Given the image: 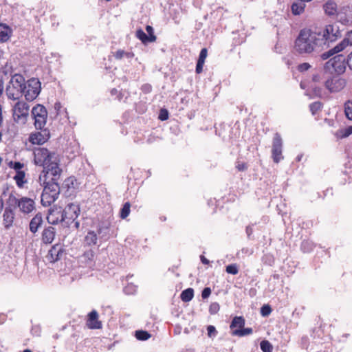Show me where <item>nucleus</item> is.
<instances>
[{
    "label": "nucleus",
    "mask_w": 352,
    "mask_h": 352,
    "mask_svg": "<svg viewBox=\"0 0 352 352\" xmlns=\"http://www.w3.org/2000/svg\"><path fill=\"white\" fill-rule=\"evenodd\" d=\"M342 36L338 23L328 24L315 31L302 29L295 41L294 48L300 54H311L329 48Z\"/></svg>",
    "instance_id": "f257e3e1"
},
{
    "label": "nucleus",
    "mask_w": 352,
    "mask_h": 352,
    "mask_svg": "<svg viewBox=\"0 0 352 352\" xmlns=\"http://www.w3.org/2000/svg\"><path fill=\"white\" fill-rule=\"evenodd\" d=\"M25 79L21 74H15L12 75L6 88L8 99L16 100L22 97L23 91L25 88Z\"/></svg>",
    "instance_id": "f03ea898"
},
{
    "label": "nucleus",
    "mask_w": 352,
    "mask_h": 352,
    "mask_svg": "<svg viewBox=\"0 0 352 352\" xmlns=\"http://www.w3.org/2000/svg\"><path fill=\"white\" fill-rule=\"evenodd\" d=\"M7 204L13 205L14 208L18 207L19 211L24 214L31 213L36 208V204L34 199L27 197L16 198L12 194L9 195Z\"/></svg>",
    "instance_id": "7ed1b4c3"
},
{
    "label": "nucleus",
    "mask_w": 352,
    "mask_h": 352,
    "mask_svg": "<svg viewBox=\"0 0 352 352\" xmlns=\"http://www.w3.org/2000/svg\"><path fill=\"white\" fill-rule=\"evenodd\" d=\"M333 57L327 61L324 65V69L330 72L331 69L338 75L345 72L348 66V57L343 54H334Z\"/></svg>",
    "instance_id": "20e7f679"
},
{
    "label": "nucleus",
    "mask_w": 352,
    "mask_h": 352,
    "mask_svg": "<svg viewBox=\"0 0 352 352\" xmlns=\"http://www.w3.org/2000/svg\"><path fill=\"white\" fill-rule=\"evenodd\" d=\"M34 161L36 165L45 167L58 157L55 152H51L44 147H37L33 151Z\"/></svg>",
    "instance_id": "39448f33"
},
{
    "label": "nucleus",
    "mask_w": 352,
    "mask_h": 352,
    "mask_svg": "<svg viewBox=\"0 0 352 352\" xmlns=\"http://www.w3.org/2000/svg\"><path fill=\"white\" fill-rule=\"evenodd\" d=\"M41 90V84L38 78H32L26 81L25 88L23 91V96L27 101H33L39 95Z\"/></svg>",
    "instance_id": "423d86ee"
},
{
    "label": "nucleus",
    "mask_w": 352,
    "mask_h": 352,
    "mask_svg": "<svg viewBox=\"0 0 352 352\" xmlns=\"http://www.w3.org/2000/svg\"><path fill=\"white\" fill-rule=\"evenodd\" d=\"M349 45H352V30L348 32L345 36V38L338 45L329 50L328 51L322 53L320 55V58L323 60H327L331 57V56L342 52Z\"/></svg>",
    "instance_id": "0eeeda50"
},
{
    "label": "nucleus",
    "mask_w": 352,
    "mask_h": 352,
    "mask_svg": "<svg viewBox=\"0 0 352 352\" xmlns=\"http://www.w3.org/2000/svg\"><path fill=\"white\" fill-rule=\"evenodd\" d=\"M32 115L34 119V126L36 129H43L46 124L47 111L42 104H36L32 109Z\"/></svg>",
    "instance_id": "6e6552de"
},
{
    "label": "nucleus",
    "mask_w": 352,
    "mask_h": 352,
    "mask_svg": "<svg viewBox=\"0 0 352 352\" xmlns=\"http://www.w3.org/2000/svg\"><path fill=\"white\" fill-rule=\"evenodd\" d=\"M80 214V208L75 204H69L62 211L60 214V221H65L67 224H70L78 217Z\"/></svg>",
    "instance_id": "1a4fd4ad"
},
{
    "label": "nucleus",
    "mask_w": 352,
    "mask_h": 352,
    "mask_svg": "<svg viewBox=\"0 0 352 352\" xmlns=\"http://www.w3.org/2000/svg\"><path fill=\"white\" fill-rule=\"evenodd\" d=\"M29 105L23 101L17 102L12 109V117L14 122L24 123L28 116Z\"/></svg>",
    "instance_id": "9d476101"
},
{
    "label": "nucleus",
    "mask_w": 352,
    "mask_h": 352,
    "mask_svg": "<svg viewBox=\"0 0 352 352\" xmlns=\"http://www.w3.org/2000/svg\"><path fill=\"white\" fill-rule=\"evenodd\" d=\"M346 84L345 78L340 75L333 76L324 82V86L331 93L339 92L342 90Z\"/></svg>",
    "instance_id": "9b49d317"
},
{
    "label": "nucleus",
    "mask_w": 352,
    "mask_h": 352,
    "mask_svg": "<svg viewBox=\"0 0 352 352\" xmlns=\"http://www.w3.org/2000/svg\"><path fill=\"white\" fill-rule=\"evenodd\" d=\"M272 157L275 163H278L283 159V140L278 133H276L273 138Z\"/></svg>",
    "instance_id": "f8f14e48"
},
{
    "label": "nucleus",
    "mask_w": 352,
    "mask_h": 352,
    "mask_svg": "<svg viewBox=\"0 0 352 352\" xmlns=\"http://www.w3.org/2000/svg\"><path fill=\"white\" fill-rule=\"evenodd\" d=\"M43 169L47 173V175H51L52 176L51 180L58 181L62 173V169L59 167L58 157L56 158V160L52 161L43 167Z\"/></svg>",
    "instance_id": "ddd939ff"
},
{
    "label": "nucleus",
    "mask_w": 352,
    "mask_h": 352,
    "mask_svg": "<svg viewBox=\"0 0 352 352\" xmlns=\"http://www.w3.org/2000/svg\"><path fill=\"white\" fill-rule=\"evenodd\" d=\"M41 130V131L32 133L30 135L29 141L32 144L41 145L44 144L49 140L50 137V131L46 129Z\"/></svg>",
    "instance_id": "4468645a"
},
{
    "label": "nucleus",
    "mask_w": 352,
    "mask_h": 352,
    "mask_svg": "<svg viewBox=\"0 0 352 352\" xmlns=\"http://www.w3.org/2000/svg\"><path fill=\"white\" fill-rule=\"evenodd\" d=\"M65 250L60 244H55L49 250L47 258L50 263H55L61 259Z\"/></svg>",
    "instance_id": "2eb2a0df"
},
{
    "label": "nucleus",
    "mask_w": 352,
    "mask_h": 352,
    "mask_svg": "<svg viewBox=\"0 0 352 352\" xmlns=\"http://www.w3.org/2000/svg\"><path fill=\"white\" fill-rule=\"evenodd\" d=\"M8 206L5 208L3 214V225L6 229L10 228L14 222L15 218V213L14 210L13 205H10V204H7Z\"/></svg>",
    "instance_id": "dca6fc26"
},
{
    "label": "nucleus",
    "mask_w": 352,
    "mask_h": 352,
    "mask_svg": "<svg viewBox=\"0 0 352 352\" xmlns=\"http://www.w3.org/2000/svg\"><path fill=\"white\" fill-rule=\"evenodd\" d=\"M87 325L91 329H99L102 328V323L98 320V314L96 310H92L88 314Z\"/></svg>",
    "instance_id": "f3484780"
},
{
    "label": "nucleus",
    "mask_w": 352,
    "mask_h": 352,
    "mask_svg": "<svg viewBox=\"0 0 352 352\" xmlns=\"http://www.w3.org/2000/svg\"><path fill=\"white\" fill-rule=\"evenodd\" d=\"M55 228L52 226L45 228L42 233V240L43 243L48 244L52 243L55 237Z\"/></svg>",
    "instance_id": "a211bd4d"
},
{
    "label": "nucleus",
    "mask_w": 352,
    "mask_h": 352,
    "mask_svg": "<svg viewBox=\"0 0 352 352\" xmlns=\"http://www.w3.org/2000/svg\"><path fill=\"white\" fill-rule=\"evenodd\" d=\"M58 198V196L43 190L41 194V203L43 206H49Z\"/></svg>",
    "instance_id": "6ab92c4d"
},
{
    "label": "nucleus",
    "mask_w": 352,
    "mask_h": 352,
    "mask_svg": "<svg viewBox=\"0 0 352 352\" xmlns=\"http://www.w3.org/2000/svg\"><path fill=\"white\" fill-rule=\"evenodd\" d=\"M12 34V30L5 23H0V42L8 41Z\"/></svg>",
    "instance_id": "aec40b11"
},
{
    "label": "nucleus",
    "mask_w": 352,
    "mask_h": 352,
    "mask_svg": "<svg viewBox=\"0 0 352 352\" xmlns=\"http://www.w3.org/2000/svg\"><path fill=\"white\" fill-rule=\"evenodd\" d=\"M42 223V214L41 212H38L31 219L30 222V230L34 234L36 233Z\"/></svg>",
    "instance_id": "412c9836"
},
{
    "label": "nucleus",
    "mask_w": 352,
    "mask_h": 352,
    "mask_svg": "<svg viewBox=\"0 0 352 352\" xmlns=\"http://www.w3.org/2000/svg\"><path fill=\"white\" fill-rule=\"evenodd\" d=\"M245 324V318L243 316H234L230 324L231 332L234 330L242 329Z\"/></svg>",
    "instance_id": "4be33fe9"
},
{
    "label": "nucleus",
    "mask_w": 352,
    "mask_h": 352,
    "mask_svg": "<svg viewBox=\"0 0 352 352\" xmlns=\"http://www.w3.org/2000/svg\"><path fill=\"white\" fill-rule=\"evenodd\" d=\"M43 190L58 197L60 194V186L58 181H48L47 185L44 186Z\"/></svg>",
    "instance_id": "5701e85b"
},
{
    "label": "nucleus",
    "mask_w": 352,
    "mask_h": 352,
    "mask_svg": "<svg viewBox=\"0 0 352 352\" xmlns=\"http://www.w3.org/2000/svg\"><path fill=\"white\" fill-rule=\"evenodd\" d=\"M136 36L144 44L154 42L157 39L155 35H151V36H149L141 29H139L136 31Z\"/></svg>",
    "instance_id": "b1692460"
},
{
    "label": "nucleus",
    "mask_w": 352,
    "mask_h": 352,
    "mask_svg": "<svg viewBox=\"0 0 352 352\" xmlns=\"http://www.w3.org/2000/svg\"><path fill=\"white\" fill-rule=\"evenodd\" d=\"M98 234L99 238L103 241H107L109 238L110 228L107 223L100 225L98 228Z\"/></svg>",
    "instance_id": "393cba45"
},
{
    "label": "nucleus",
    "mask_w": 352,
    "mask_h": 352,
    "mask_svg": "<svg viewBox=\"0 0 352 352\" xmlns=\"http://www.w3.org/2000/svg\"><path fill=\"white\" fill-rule=\"evenodd\" d=\"M323 7L325 13L329 16L334 15L337 12V4L333 0H329Z\"/></svg>",
    "instance_id": "a878e982"
},
{
    "label": "nucleus",
    "mask_w": 352,
    "mask_h": 352,
    "mask_svg": "<svg viewBox=\"0 0 352 352\" xmlns=\"http://www.w3.org/2000/svg\"><path fill=\"white\" fill-rule=\"evenodd\" d=\"M97 241V234L94 231H89L85 237V243L88 246L96 245Z\"/></svg>",
    "instance_id": "bb28decb"
},
{
    "label": "nucleus",
    "mask_w": 352,
    "mask_h": 352,
    "mask_svg": "<svg viewBox=\"0 0 352 352\" xmlns=\"http://www.w3.org/2000/svg\"><path fill=\"white\" fill-rule=\"evenodd\" d=\"M305 7V1L300 0V1L294 2L292 3L291 7L292 12L294 15H298L304 11Z\"/></svg>",
    "instance_id": "cd10ccee"
},
{
    "label": "nucleus",
    "mask_w": 352,
    "mask_h": 352,
    "mask_svg": "<svg viewBox=\"0 0 352 352\" xmlns=\"http://www.w3.org/2000/svg\"><path fill=\"white\" fill-rule=\"evenodd\" d=\"M323 94V90L321 87L317 86H313L307 90V95L309 96L310 98H322Z\"/></svg>",
    "instance_id": "c85d7f7f"
},
{
    "label": "nucleus",
    "mask_w": 352,
    "mask_h": 352,
    "mask_svg": "<svg viewBox=\"0 0 352 352\" xmlns=\"http://www.w3.org/2000/svg\"><path fill=\"white\" fill-rule=\"evenodd\" d=\"M25 173L23 171H18L14 177V179L19 188H23L24 184L27 183V180L25 179Z\"/></svg>",
    "instance_id": "c756f323"
},
{
    "label": "nucleus",
    "mask_w": 352,
    "mask_h": 352,
    "mask_svg": "<svg viewBox=\"0 0 352 352\" xmlns=\"http://www.w3.org/2000/svg\"><path fill=\"white\" fill-rule=\"evenodd\" d=\"M194 296V290L192 288H188L184 290L181 295L180 298L183 302H187L190 301Z\"/></svg>",
    "instance_id": "7c9ffc66"
},
{
    "label": "nucleus",
    "mask_w": 352,
    "mask_h": 352,
    "mask_svg": "<svg viewBox=\"0 0 352 352\" xmlns=\"http://www.w3.org/2000/svg\"><path fill=\"white\" fill-rule=\"evenodd\" d=\"M253 330L252 328H242V329L234 330L233 332H230L233 336L243 337L252 334Z\"/></svg>",
    "instance_id": "2f4dec72"
},
{
    "label": "nucleus",
    "mask_w": 352,
    "mask_h": 352,
    "mask_svg": "<svg viewBox=\"0 0 352 352\" xmlns=\"http://www.w3.org/2000/svg\"><path fill=\"white\" fill-rule=\"evenodd\" d=\"M131 204L129 202H126L120 211V217L122 219H126L130 214Z\"/></svg>",
    "instance_id": "473e14b6"
},
{
    "label": "nucleus",
    "mask_w": 352,
    "mask_h": 352,
    "mask_svg": "<svg viewBox=\"0 0 352 352\" xmlns=\"http://www.w3.org/2000/svg\"><path fill=\"white\" fill-rule=\"evenodd\" d=\"M260 347L263 352H272V344L268 340H263L260 343Z\"/></svg>",
    "instance_id": "72a5a7b5"
},
{
    "label": "nucleus",
    "mask_w": 352,
    "mask_h": 352,
    "mask_svg": "<svg viewBox=\"0 0 352 352\" xmlns=\"http://www.w3.org/2000/svg\"><path fill=\"white\" fill-rule=\"evenodd\" d=\"M135 337L139 340H146L151 337V334L146 331L138 330L135 331Z\"/></svg>",
    "instance_id": "f704fd0d"
},
{
    "label": "nucleus",
    "mask_w": 352,
    "mask_h": 352,
    "mask_svg": "<svg viewBox=\"0 0 352 352\" xmlns=\"http://www.w3.org/2000/svg\"><path fill=\"white\" fill-rule=\"evenodd\" d=\"M344 112L346 117L352 120V101H347L344 104Z\"/></svg>",
    "instance_id": "c9c22d12"
},
{
    "label": "nucleus",
    "mask_w": 352,
    "mask_h": 352,
    "mask_svg": "<svg viewBox=\"0 0 352 352\" xmlns=\"http://www.w3.org/2000/svg\"><path fill=\"white\" fill-rule=\"evenodd\" d=\"M94 252L93 250H88L86 251L82 256V258L84 259V261L88 263L89 262H91L94 260Z\"/></svg>",
    "instance_id": "e433bc0d"
},
{
    "label": "nucleus",
    "mask_w": 352,
    "mask_h": 352,
    "mask_svg": "<svg viewBox=\"0 0 352 352\" xmlns=\"http://www.w3.org/2000/svg\"><path fill=\"white\" fill-rule=\"evenodd\" d=\"M8 166L11 168H13L16 170V173L18 171H22L21 168H23L24 164L20 162H12L10 161L8 163Z\"/></svg>",
    "instance_id": "4c0bfd02"
},
{
    "label": "nucleus",
    "mask_w": 352,
    "mask_h": 352,
    "mask_svg": "<svg viewBox=\"0 0 352 352\" xmlns=\"http://www.w3.org/2000/svg\"><path fill=\"white\" fill-rule=\"evenodd\" d=\"M47 173L45 171L44 169H43L42 172L41 173L38 177V182L40 183L41 186H43L44 187L45 185H47V184L48 183V182L47 181Z\"/></svg>",
    "instance_id": "58836bf2"
},
{
    "label": "nucleus",
    "mask_w": 352,
    "mask_h": 352,
    "mask_svg": "<svg viewBox=\"0 0 352 352\" xmlns=\"http://www.w3.org/2000/svg\"><path fill=\"white\" fill-rule=\"evenodd\" d=\"M322 108V103L320 102H314L309 105L310 111L312 114H316Z\"/></svg>",
    "instance_id": "ea45409f"
},
{
    "label": "nucleus",
    "mask_w": 352,
    "mask_h": 352,
    "mask_svg": "<svg viewBox=\"0 0 352 352\" xmlns=\"http://www.w3.org/2000/svg\"><path fill=\"white\" fill-rule=\"evenodd\" d=\"M313 249V244L308 241H303L301 244V250L304 252H309Z\"/></svg>",
    "instance_id": "a19ab883"
},
{
    "label": "nucleus",
    "mask_w": 352,
    "mask_h": 352,
    "mask_svg": "<svg viewBox=\"0 0 352 352\" xmlns=\"http://www.w3.org/2000/svg\"><path fill=\"white\" fill-rule=\"evenodd\" d=\"M226 271L228 274L236 275L239 272V269L236 264H231L226 266Z\"/></svg>",
    "instance_id": "79ce46f5"
},
{
    "label": "nucleus",
    "mask_w": 352,
    "mask_h": 352,
    "mask_svg": "<svg viewBox=\"0 0 352 352\" xmlns=\"http://www.w3.org/2000/svg\"><path fill=\"white\" fill-rule=\"evenodd\" d=\"M272 312V308L268 305H265L261 308V314L263 316H267Z\"/></svg>",
    "instance_id": "37998d69"
},
{
    "label": "nucleus",
    "mask_w": 352,
    "mask_h": 352,
    "mask_svg": "<svg viewBox=\"0 0 352 352\" xmlns=\"http://www.w3.org/2000/svg\"><path fill=\"white\" fill-rule=\"evenodd\" d=\"M220 307L219 303L212 302L210 304L209 307V312L210 314H215L219 311Z\"/></svg>",
    "instance_id": "c03bdc74"
},
{
    "label": "nucleus",
    "mask_w": 352,
    "mask_h": 352,
    "mask_svg": "<svg viewBox=\"0 0 352 352\" xmlns=\"http://www.w3.org/2000/svg\"><path fill=\"white\" fill-rule=\"evenodd\" d=\"M208 336L210 338L215 337L217 334V331L216 328L212 325H209L207 327Z\"/></svg>",
    "instance_id": "a18cd8bd"
},
{
    "label": "nucleus",
    "mask_w": 352,
    "mask_h": 352,
    "mask_svg": "<svg viewBox=\"0 0 352 352\" xmlns=\"http://www.w3.org/2000/svg\"><path fill=\"white\" fill-rule=\"evenodd\" d=\"M341 137L346 138L352 134V126H349L344 129L340 130Z\"/></svg>",
    "instance_id": "49530a36"
},
{
    "label": "nucleus",
    "mask_w": 352,
    "mask_h": 352,
    "mask_svg": "<svg viewBox=\"0 0 352 352\" xmlns=\"http://www.w3.org/2000/svg\"><path fill=\"white\" fill-rule=\"evenodd\" d=\"M207 54H208L207 49L206 48L201 49V50L199 53V58H198L197 61L204 63L205 60L207 57Z\"/></svg>",
    "instance_id": "de8ad7c7"
},
{
    "label": "nucleus",
    "mask_w": 352,
    "mask_h": 352,
    "mask_svg": "<svg viewBox=\"0 0 352 352\" xmlns=\"http://www.w3.org/2000/svg\"><path fill=\"white\" fill-rule=\"evenodd\" d=\"M136 291V287L133 285H129L124 288V292L126 294H133Z\"/></svg>",
    "instance_id": "09e8293b"
},
{
    "label": "nucleus",
    "mask_w": 352,
    "mask_h": 352,
    "mask_svg": "<svg viewBox=\"0 0 352 352\" xmlns=\"http://www.w3.org/2000/svg\"><path fill=\"white\" fill-rule=\"evenodd\" d=\"M168 118V111L165 109H162L160 110L159 119L162 121L166 120Z\"/></svg>",
    "instance_id": "8fccbe9b"
},
{
    "label": "nucleus",
    "mask_w": 352,
    "mask_h": 352,
    "mask_svg": "<svg viewBox=\"0 0 352 352\" xmlns=\"http://www.w3.org/2000/svg\"><path fill=\"white\" fill-rule=\"evenodd\" d=\"M311 67V65L308 63H303L298 66V70L300 72L307 71Z\"/></svg>",
    "instance_id": "3c124183"
},
{
    "label": "nucleus",
    "mask_w": 352,
    "mask_h": 352,
    "mask_svg": "<svg viewBox=\"0 0 352 352\" xmlns=\"http://www.w3.org/2000/svg\"><path fill=\"white\" fill-rule=\"evenodd\" d=\"M47 219L48 222L51 224H55V223H57L58 221H60V219L58 217H56V219L54 217V214L52 212H50V214Z\"/></svg>",
    "instance_id": "603ef678"
},
{
    "label": "nucleus",
    "mask_w": 352,
    "mask_h": 352,
    "mask_svg": "<svg viewBox=\"0 0 352 352\" xmlns=\"http://www.w3.org/2000/svg\"><path fill=\"white\" fill-rule=\"evenodd\" d=\"M124 54H125V51H124L123 50H118L114 54V57L117 60H120L123 57H124Z\"/></svg>",
    "instance_id": "864d4df0"
},
{
    "label": "nucleus",
    "mask_w": 352,
    "mask_h": 352,
    "mask_svg": "<svg viewBox=\"0 0 352 352\" xmlns=\"http://www.w3.org/2000/svg\"><path fill=\"white\" fill-rule=\"evenodd\" d=\"M211 294V289L210 287H205L201 292V297L204 299L208 298Z\"/></svg>",
    "instance_id": "5fc2aeb1"
},
{
    "label": "nucleus",
    "mask_w": 352,
    "mask_h": 352,
    "mask_svg": "<svg viewBox=\"0 0 352 352\" xmlns=\"http://www.w3.org/2000/svg\"><path fill=\"white\" fill-rule=\"evenodd\" d=\"M151 90H152V87L149 84H144L142 87V91L144 93H146V94L150 93L151 91Z\"/></svg>",
    "instance_id": "6e6d98bb"
},
{
    "label": "nucleus",
    "mask_w": 352,
    "mask_h": 352,
    "mask_svg": "<svg viewBox=\"0 0 352 352\" xmlns=\"http://www.w3.org/2000/svg\"><path fill=\"white\" fill-rule=\"evenodd\" d=\"M111 96H116V98H118V100H121V99L122 98V94L120 93H118V91L115 88L111 90Z\"/></svg>",
    "instance_id": "4d7b16f0"
},
{
    "label": "nucleus",
    "mask_w": 352,
    "mask_h": 352,
    "mask_svg": "<svg viewBox=\"0 0 352 352\" xmlns=\"http://www.w3.org/2000/svg\"><path fill=\"white\" fill-rule=\"evenodd\" d=\"M204 64V63L197 61V65H196V69H195V71L197 74L201 73V72L203 70Z\"/></svg>",
    "instance_id": "13d9d810"
},
{
    "label": "nucleus",
    "mask_w": 352,
    "mask_h": 352,
    "mask_svg": "<svg viewBox=\"0 0 352 352\" xmlns=\"http://www.w3.org/2000/svg\"><path fill=\"white\" fill-rule=\"evenodd\" d=\"M236 167L239 171H244L248 168V166L245 163H239Z\"/></svg>",
    "instance_id": "bf43d9fd"
},
{
    "label": "nucleus",
    "mask_w": 352,
    "mask_h": 352,
    "mask_svg": "<svg viewBox=\"0 0 352 352\" xmlns=\"http://www.w3.org/2000/svg\"><path fill=\"white\" fill-rule=\"evenodd\" d=\"M146 31L147 32L149 36H151V35H155L153 28L151 25L146 26Z\"/></svg>",
    "instance_id": "052dcab7"
},
{
    "label": "nucleus",
    "mask_w": 352,
    "mask_h": 352,
    "mask_svg": "<svg viewBox=\"0 0 352 352\" xmlns=\"http://www.w3.org/2000/svg\"><path fill=\"white\" fill-rule=\"evenodd\" d=\"M348 67L352 71V52L348 55Z\"/></svg>",
    "instance_id": "680f3d73"
},
{
    "label": "nucleus",
    "mask_w": 352,
    "mask_h": 352,
    "mask_svg": "<svg viewBox=\"0 0 352 352\" xmlns=\"http://www.w3.org/2000/svg\"><path fill=\"white\" fill-rule=\"evenodd\" d=\"M245 232H246L248 236L250 237L253 232L252 228L250 226H247L246 229H245Z\"/></svg>",
    "instance_id": "e2e57ef3"
},
{
    "label": "nucleus",
    "mask_w": 352,
    "mask_h": 352,
    "mask_svg": "<svg viewBox=\"0 0 352 352\" xmlns=\"http://www.w3.org/2000/svg\"><path fill=\"white\" fill-rule=\"evenodd\" d=\"M134 56V54L132 52H125L124 57L126 58H132Z\"/></svg>",
    "instance_id": "0e129e2a"
},
{
    "label": "nucleus",
    "mask_w": 352,
    "mask_h": 352,
    "mask_svg": "<svg viewBox=\"0 0 352 352\" xmlns=\"http://www.w3.org/2000/svg\"><path fill=\"white\" fill-rule=\"evenodd\" d=\"M200 259H201V261L202 262V263L205 264V265H207L210 263L209 260L207 259L204 256H200Z\"/></svg>",
    "instance_id": "69168bd1"
},
{
    "label": "nucleus",
    "mask_w": 352,
    "mask_h": 352,
    "mask_svg": "<svg viewBox=\"0 0 352 352\" xmlns=\"http://www.w3.org/2000/svg\"><path fill=\"white\" fill-rule=\"evenodd\" d=\"M2 111H3V107L0 104V128L1 127L2 124H3V113H2Z\"/></svg>",
    "instance_id": "338daca9"
},
{
    "label": "nucleus",
    "mask_w": 352,
    "mask_h": 352,
    "mask_svg": "<svg viewBox=\"0 0 352 352\" xmlns=\"http://www.w3.org/2000/svg\"><path fill=\"white\" fill-rule=\"evenodd\" d=\"M312 80L314 82H319L320 76L318 75H314L312 77Z\"/></svg>",
    "instance_id": "774afa93"
}]
</instances>
